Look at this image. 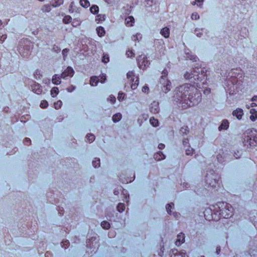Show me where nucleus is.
Returning a JSON list of instances; mask_svg holds the SVG:
<instances>
[{
    "label": "nucleus",
    "mask_w": 257,
    "mask_h": 257,
    "mask_svg": "<svg viewBox=\"0 0 257 257\" xmlns=\"http://www.w3.org/2000/svg\"><path fill=\"white\" fill-rule=\"evenodd\" d=\"M173 98L186 108L198 104L201 100V94L194 86L186 83L176 88Z\"/></svg>",
    "instance_id": "f257e3e1"
},
{
    "label": "nucleus",
    "mask_w": 257,
    "mask_h": 257,
    "mask_svg": "<svg viewBox=\"0 0 257 257\" xmlns=\"http://www.w3.org/2000/svg\"><path fill=\"white\" fill-rule=\"evenodd\" d=\"M213 210L218 213V218H214V219H218L219 217L228 218L232 216L233 208L229 204L226 202H219L213 206Z\"/></svg>",
    "instance_id": "f03ea898"
},
{
    "label": "nucleus",
    "mask_w": 257,
    "mask_h": 257,
    "mask_svg": "<svg viewBox=\"0 0 257 257\" xmlns=\"http://www.w3.org/2000/svg\"><path fill=\"white\" fill-rule=\"evenodd\" d=\"M243 141L244 145L249 146V147H253L255 146L257 142V131L253 128L247 130L246 132Z\"/></svg>",
    "instance_id": "7ed1b4c3"
},
{
    "label": "nucleus",
    "mask_w": 257,
    "mask_h": 257,
    "mask_svg": "<svg viewBox=\"0 0 257 257\" xmlns=\"http://www.w3.org/2000/svg\"><path fill=\"white\" fill-rule=\"evenodd\" d=\"M167 74L168 72L167 70H164L163 71V75L160 79L159 84V87H161L162 91L165 93L169 92L171 88V82L166 77Z\"/></svg>",
    "instance_id": "20e7f679"
},
{
    "label": "nucleus",
    "mask_w": 257,
    "mask_h": 257,
    "mask_svg": "<svg viewBox=\"0 0 257 257\" xmlns=\"http://www.w3.org/2000/svg\"><path fill=\"white\" fill-rule=\"evenodd\" d=\"M200 68H196L190 70L189 71H187L184 74V78L190 81L191 82H194L196 80H198L200 78Z\"/></svg>",
    "instance_id": "39448f33"
},
{
    "label": "nucleus",
    "mask_w": 257,
    "mask_h": 257,
    "mask_svg": "<svg viewBox=\"0 0 257 257\" xmlns=\"http://www.w3.org/2000/svg\"><path fill=\"white\" fill-rule=\"evenodd\" d=\"M225 85L227 87V91L230 94H233L238 84L236 78L231 76L229 79L226 81Z\"/></svg>",
    "instance_id": "423d86ee"
},
{
    "label": "nucleus",
    "mask_w": 257,
    "mask_h": 257,
    "mask_svg": "<svg viewBox=\"0 0 257 257\" xmlns=\"http://www.w3.org/2000/svg\"><path fill=\"white\" fill-rule=\"evenodd\" d=\"M127 78L131 85L132 89H136L139 84V78L137 76H135L133 71H129L127 73Z\"/></svg>",
    "instance_id": "0eeeda50"
},
{
    "label": "nucleus",
    "mask_w": 257,
    "mask_h": 257,
    "mask_svg": "<svg viewBox=\"0 0 257 257\" xmlns=\"http://www.w3.org/2000/svg\"><path fill=\"white\" fill-rule=\"evenodd\" d=\"M137 61L139 68L142 69H145L150 64L145 56H140Z\"/></svg>",
    "instance_id": "6e6552de"
},
{
    "label": "nucleus",
    "mask_w": 257,
    "mask_h": 257,
    "mask_svg": "<svg viewBox=\"0 0 257 257\" xmlns=\"http://www.w3.org/2000/svg\"><path fill=\"white\" fill-rule=\"evenodd\" d=\"M214 205L211 206L210 208H207L204 211V215L206 219L210 220L213 218V213L214 214H217L216 211H214L213 210V206Z\"/></svg>",
    "instance_id": "1a4fd4ad"
},
{
    "label": "nucleus",
    "mask_w": 257,
    "mask_h": 257,
    "mask_svg": "<svg viewBox=\"0 0 257 257\" xmlns=\"http://www.w3.org/2000/svg\"><path fill=\"white\" fill-rule=\"evenodd\" d=\"M159 105L158 101H154L152 102L150 105V111L154 114L158 113L160 110Z\"/></svg>",
    "instance_id": "9d476101"
},
{
    "label": "nucleus",
    "mask_w": 257,
    "mask_h": 257,
    "mask_svg": "<svg viewBox=\"0 0 257 257\" xmlns=\"http://www.w3.org/2000/svg\"><path fill=\"white\" fill-rule=\"evenodd\" d=\"M74 71L72 67H68L67 69L61 74V77L65 79L66 77H72L74 75Z\"/></svg>",
    "instance_id": "9b49d317"
},
{
    "label": "nucleus",
    "mask_w": 257,
    "mask_h": 257,
    "mask_svg": "<svg viewBox=\"0 0 257 257\" xmlns=\"http://www.w3.org/2000/svg\"><path fill=\"white\" fill-rule=\"evenodd\" d=\"M244 113L241 108H237L232 112V115L236 117L238 119H241Z\"/></svg>",
    "instance_id": "f8f14e48"
},
{
    "label": "nucleus",
    "mask_w": 257,
    "mask_h": 257,
    "mask_svg": "<svg viewBox=\"0 0 257 257\" xmlns=\"http://www.w3.org/2000/svg\"><path fill=\"white\" fill-rule=\"evenodd\" d=\"M187 257V255L183 252H179L177 249H173L172 251L171 257Z\"/></svg>",
    "instance_id": "ddd939ff"
},
{
    "label": "nucleus",
    "mask_w": 257,
    "mask_h": 257,
    "mask_svg": "<svg viewBox=\"0 0 257 257\" xmlns=\"http://www.w3.org/2000/svg\"><path fill=\"white\" fill-rule=\"evenodd\" d=\"M33 91L38 94H40L42 91L41 85L38 83H35L32 86Z\"/></svg>",
    "instance_id": "4468645a"
},
{
    "label": "nucleus",
    "mask_w": 257,
    "mask_h": 257,
    "mask_svg": "<svg viewBox=\"0 0 257 257\" xmlns=\"http://www.w3.org/2000/svg\"><path fill=\"white\" fill-rule=\"evenodd\" d=\"M185 240V236L184 234L182 233H179L177 235V238L176 241V244L178 246L180 245L181 243H182Z\"/></svg>",
    "instance_id": "2eb2a0df"
},
{
    "label": "nucleus",
    "mask_w": 257,
    "mask_h": 257,
    "mask_svg": "<svg viewBox=\"0 0 257 257\" xmlns=\"http://www.w3.org/2000/svg\"><path fill=\"white\" fill-rule=\"evenodd\" d=\"M135 23V19L133 16H128L125 20V24L127 27L133 26Z\"/></svg>",
    "instance_id": "dca6fc26"
},
{
    "label": "nucleus",
    "mask_w": 257,
    "mask_h": 257,
    "mask_svg": "<svg viewBox=\"0 0 257 257\" xmlns=\"http://www.w3.org/2000/svg\"><path fill=\"white\" fill-rule=\"evenodd\" d=\"M160 34L165 38H168L170 36V29L168 27H165L161 29Z\"/></svg>",
    "instance_id": "f3484780"
},
{
    "label": "nucleus",
    "mask_w": 257,
    "mask_h": 257,
    "mask_svg": "<svg viewBox=\"0 0 257 257\" xmlns=\"http://www.w3.org/2000/svg\"><path fill=\"white\" fill-rule=\"evenodd\" d=\"M61 75L58 76L57 74H55L53 77L52 79V82L53 84L55 85H59L61 83Z\"/></svg>",
    "instance_id": "a211bd4d"
},
{
    "label": "nucleus",
    "mask_w": 257,
    "mask_h": 257,
    "mask_svg": "<svg viewBox=\"0 0 257 257\" xmlns=\"http://www.w3.org/2000/svg\"><path fill=\"white\" fill-rule=\"evenodd\" d=\"M250 113L251 114L249 117L250 120L254 121L257 119V111L254 108H251L250 110Z\"/></svg>",
    "instance_id": "6ab92c4d"
},
{
    "label": "nucleus",
    "mask_w": 257,
    "mask_h": 257,
    "mask_svg": "<svg viewBox=\"0 0 257 257\" xmlns=\"http://www.w3.org/2000/svg\"><path fill=\"white\" fill-rule=\"evenodd\" d=\"M165 158V156L161 152H159L154 155V159L156 161H160Z\"/></svg>",
    "instance_id": "aec40b11"
},
{
    "label": "nucleus",
    "mask_w": 257,
    "mask_h": 257,
    "mask_svg": "<svg viewBox=\"0 0 257 257\" xmlns=\"http://www.w3.org/2000/svg\"><path fill=\"white\" fill-rule=\"evenodd\" d=\"M99 82V79L97 76H92L90 80V84L91 86H96Z\"/></svg>",
    "instance_id": "412c9836"
},
{
    "label": "nucleus",
    "mask_w": 257,
    "mask_h": 257,
    "mask_svg": "<svg viewBox=\"0 0 257 257\" xmlns=\"http://www.w3.org/2000/svg\"><path fill=\"white\" fill-rule=\"evenodd\" d=\"M148 118V115L146 113L142 114L140 115L138 119V122L139 123L140 125L143 123V120H146Z\"/></svg>",
    "instance_id": "4be33fe9"
},
{
    "label": "nucleus",
    "mask_w": 257,
    "mask_h": 257,
    "mask_svg": "<svg viewBox=\"0 0 257 257\" xmlns=\"http://www.w3.org/2000/svg\"><path fill=\"white\" fill-rule=\"evenodd\" d=\"M122 118V115L120 113H117L112 116V119L114 122L119 121Z\"/></svg>",
    "instance_id": "5701e85b"
},
{
    "label": "nucleus",
    "mask_w": 257,
    "mask_h": 257,
    "mask_svg": "<svg viewBox=\"0 0 257 257\" xmlns=\"http://www.w3.org/2000/svg\"><path fill=\"white\" fill-rule=\"evenodd\" d=\"M96 32L98 35L100 37H103L105 33L104 29L100 26L96 28Z\"/></svg>",
    "instance_id": "b1692460"
},
{
    "label": "nucleus",
    "mask_w": 257,
    "mask_h": 257,
    "mask_svg": "<svg viewBox=\"0 0 257 257\" xmlns=\"http://www.w3.org/2000/svg\"><path fill=\"white\" fill-rule=\"evenodd\" d=\"M229 126V122L227 120L224 119L222 121V123L220 126L219 127V128L220 130L223 129V130H226Z\"/></svg>",
    "instance_id": "393cba45"
},
{
    "label": "nucleus",
    "mask_w": 257,
    "mask_h": 257,
    "mask_svg": "<svg viewBox=\"0 0 257 257\" xmlns=\"http://www.w3.org/2000/svg\"><path fill=\"white\" fill-rule=\"evenodd\" d=\"M150 123L153 126H158L159 125V121L158 119L155 118L154 117H152L150 119Z\"/></svg>",
    "instance_id": "a878e982"
},
{
    "label": "nucleus",
    "mask_w": 257,
    "mask_h": 257,
    "mask_svg": "<svg viewBox=\"0 0 257 257\" xmlns=\"http://www.w3.org/2000/svg\"><path fill=\"white\" fill-rule=\"evenodd\" d=\"M186 58L189 59L190 60H192L193 62L197 61V60L198 59L196 56L189 53H186Z\"/></svg>",
    "instance_id": "bb28decb"
},
{
    "label": "nucleus",
    "mask_w": 257,
    "mask_h": 257,
    "mask_svg": "<svg viewBox=\"0 0 257 257\" xmlns=\"http://www.w3.org/2000/svg\"><path fill=\"white\" fill-rule=\"evenodd\" d=\"M58 92L59 90L58 87H54L51 91V95L53 97H54L58 94Z\"/></svg>",
    "instance_id": "cd10ccee"
},
{
    "label": "nucleus",
    "mask_w": 257,
    "mask_h": 257,
    "mask_svg": "<svg viewBox=\"0 0 257 257\" xmlns=\"http://www.w3.org/2000/svg\"><path fill=\"white\" fill-rule=\"evenodd\" d=\"M80 4L84 8H87L90 6L89 2L88 0H80Z\"/></svg>",
    "instance_id": "c85d7f7f"
},
{
    "label": "nucleus",
    "mask_w": 257,
    "mask_h": 257,
    "mask_svg": "<svg viewBox=\"0 0 257 257\" xmlns=\"http://www.w3.org/2000/svg\"><path fill=\"white\" fill-rule=\"evenodd\" d=\"M86 139L89 142L91 143L93 142L95 140V136L94 135L92 134H88L86 135Z\"/></svg>",
    "instance_id": "c756f323"
},
{
    "label": "nucleus",
    "mask_w": 257,
    "mask_h": 257,
    "mask_svg": "<svg viewBox=\"0 0 257 257\" xmlns=\"http://www.w3.org/2000/svg\"><path fill=\"white\" fill-rule=\"evenodd\" d=\"M90 11L91 13L95 14L98 12L99 8L97 6L94 5L90 8Z\"/></svg>",
    "instance_id": "7c9ffc66"
},
{
    "label": "nucleus",
    "mask_w": 257,
    "mask_h": 257,
    "mask_svg": "<svg viewBox=\"0 0 257 257\" xmlns=\"http://www.w3.org/2000/svg\"><path fill=\"white\" fill-rule=\"evenodd\" d=\"M101 226L103 228L108 229L110 227V224L107 221H103L101 223Z\"/></svg>",
    "instance_id": "2f4dec72"
},
{
    "label": "nucleus",
    "mask_w": 257,
    "mask_h": 257,
    "mask_svg": "<svg viewBox=\"0 0 257 257\" xmlns=\"http://www.w3.org/2000/svg\"><path fill=\"white\" fill-rule=\"evenodd\" d=\"M100 164V159L98 158H95V160L92 161V165L94 168L99 167Z\"/></svg>",
    "instance_id": "473e14b6"
},
{
    "label": "nucleus",
    "mask_w": 257,
    "mask_h": 257,
    "mask_svg": "<svg viewBox=\"0 0 257 257\" xmlns=\"http://www.w3.org/2000/svg\"><path fill=\"white\" fill-rule=\"evenodd\" d=\"M117 209L119 212H122L125 209L124 204L123 203H119L117 206Z\"/></svg>",
    "instance_id": "72a5a7b5"
},
{
    "label": "nucleus",
    "mask_w": 257,
    "mask_h": 257,
    "mask_svg": "<svg viewBox=\"0 0 257 257\" xmlns=\"http://www.w3.org/2000/svg\"><path fill=\"white\" fill-rule=\"evenodd\" d=\"M72 20L71 17L70 16H66L63 19V22L65 24H69L71 22Z\"/></svg>",
    "instance_id": "f704fd0d"
},
{
    "label": "nucleus",
    "mask_w": 257,
    "mask_h": 257,
    "mask_svg": "<svg viewBox=\"0 0 257 257\" xmlns=\"http://www.w3.org/2000/svg\"><path fill=\"white\" fill-rule=\"evenodd\" d=\"M174 207L173 203H169L166 206V210L168 214H171V209Z\"/></svg>",
    "instance_id": "c9c22d12"
},
{
    "label": "nucleus",
    "mask_w": 257,
    "mask_h": 257,
    "mask_svg": "<svg viewBox=\"0 0 257 257\" xmlns=\"http://www.w3.org/2000/svg\"><path fill=\"white\" fill-rule=\"evenodd\" d=\"M141 38H142V36H141V34H140V33H137L136 35H133L132 37V40L134 41H135V42L137 41H138L139 39H140Z\"/></svg>",
    "instance_id": "e433bc0d"
},
{
    "label": "nucleus",
    "mask_w": 257,
    "mask_h": 257,
    "mask_svg": "<svg viewBox=\"0 0 257 257\" xmlns=\"http://www.w3.org/2000/svg\"><path fill=\"white\" fill-rule=\"evenodd\" d=\"M125 94L123 92H119L117 96V99L119 101H121L124 99Z\"/></svg>",
    "instance_id": "4c0bfd02"
},
{
    "label": "nucleus",
    "mask_w": 257,
    "mask_h": 257,
    "mask_svg": "<svg viewBox=\"0 0 257 257\" xmlns=\"http://www.w3.org/2000/svg\"><path fill=\"white\" fill-rule=\"evenodd\" d=\"M62 105V102L61 100H58L56 102H55L54 104V107L56 109L61 108Z\"/></svg>",
    "instance_id": "58836bf2"
},
{
    "label": "nucleus",
    "mask_w": 257,
    "mask_h": 257,
    "mask_svg": "<svg viewBox=\"0 0 257 257\" xmlns=\"http://www.w3.org/2000/svg\"><path fill=\"white\" fill-rule=\"evenodd\" d=\"M63 0H55V2L52 4L53 7H58L63 4Z\"/></svg>",
    "instance_id": "ea45409f"
},
{
    "label": "nucleus",
    "mask_w": 257,
    "mask_h": 257,
    "mask_svg": "<svg viewBox=\"0 0 257 257\" xmlns=\"http://www.w3.org/2000/svg\"><path fill=\"white\" fill-rule=\"evenodd\" d=\"M19 52L24 57H27L30 54L29 50L23 52V50L21 48L19 49Z\"/></svg>",
    "instance_id": "a19ab883"
},
{
    "label": "nucleus",
    "mask_w": 257,
    "mask_h": 257,
    "mask_svg": "<svg viewBox=\"0 0 257 257\" xmlns=\"http://www.w3.org/2000/svg\"><path fill=\"white\" fill-rule=\"evenodd\" d=\"M193 149L189 146L188 148L186 150V154L187 155H191L193 154Z\"/></svg>",
    "instance_id": "79ce46f5"
},
{
    "label": "nucleus",
    "mask_w": 257,
    "mask_h": 257,
    "mask_svg": "<svg viewBox=\"0 0 257 257\" xmlns=\"http://www.w3.org/2000/svg\"><path fill=\"white\" fill-rule=\"evenodd\" d=\"M48 105V103L46 100H42L40 103V107L42 108H46Z\"/></svg>",
    "instance_id": "37998d69"
},
{
    "label": "nucleus",
    "mask_w": 257,
    "mask_h": 257,
    "mask_svg": "<svg viewBox=\"0 0 257 257\" xmlns=\"http://www.w3.org/2000/svg\"><path fill=\"white\" fill-rule=\"evenodd\" d=\"M188 132V128L187 126H183L180 129V132L182 134H187Z\"/></svg>",
    "instance_id": "c03bdc74"
},
{
    "label": "nucleus",
    "mask_w": 257,
    "mask_h": 257,
    "mask_svg": "<svg viewBox=\"0 0 257 257\" xmlns=\"http://www.w3.org/2000/svg\"><path fill=\"white\" fill-rule=\"evenodd\" d=\"M206 182L207 184H208L209 186L212 187H215V184H216V181L215 179H214L213 181H211V182H209L208 180L206 179Z\"/></svg>",
    "instance_id": "a18cd8bd"
},
{
    "label": "nucleus",
    "mask_w": 257,
    "mask_h": 257,
    "mask_svg": "<svg viewBox=\"0 0 257 257\" xmlns=\"http://www.w3.org/2000/svg\"><path fill=\"white\" fill-rule=\"evenodd\" d=\"M107 100L110 101L111 103L113 104L116 101V98H115V96H114L112 95H111L107 98Z\"/></svg>",
    "instance_id": "49530a36"
},
{
    "label": "nucleus",
    "mask_w": 257,
    "mask_h": 257,
    "mask_svg": "<svg viewBox=\"0 0 257 257\" xmlns=\"http://www.w3.org/2000/svg\"><path fill=\"white\" fill-rule=\"evenodd\" d=\"M191 19L192 20H198L199 19V16L197 13H194L191 15Z\"/></svg>",
    "instance_id": "de8ad7c7"
},
{
    "label": "nucleus",
    "mask_w": 257,
    "mask_h": 257,
    "mask_svg": "<svg viewBox=\"0 0 257 257\" xmlns=\"http://www.w3.org/2000/svg\"><path fill=\"white\" fill-rule=\"evenodd\" d=\"M69 244V242L68 240L63 241L61 243V246L63 247H65V248H66V246H68Z\"/></svg>",
    "instance_id": "09e8293b"
},
{
    "label": "nucleus",
    "mask_w": 257,
    "mask_h": 257,
    "mask_svg": "<svg viewBox=\"0 0 257 257\" xmlns=\"http://www.w3.org/2000/svg\"><path fill=\"white\" fill-rule=\"evenodd\" d=\"M126 55L128 57H134L135 54L134 53H133V51L132 50H128L126 53Z\"/></svg>",
    "instance_id": "8fccbe9b"
},
{
    "label": "nucleus",
    "mask_w": 257,
    "mask_h": 257,
    "mask_svg": "<svg viewBox=\"0 0 257 257\" xmlns=\"http://www.w3.org/2000/svg\"><path fill=\"white\" fill-rule=\"evenodd\" d=\"M149 88L147 85L144 86L142 88V91L145 93H148Z\"/></svg>",
    "instance_id": "3c124183"
},
{
    "label": "nucleus",
    "mask_w": 257,
    "mask_h": 257,
    "mask_svg": "<svg viewBox=\"0 0 257 257\" xmlns=\"http://www.w3.org/2000/svg\"><path fill=\"white\" fill-rule=\"evenodd\" d=\"M100 79H99V81L100 80V82L104 83L106 80V75L105 74H102L101 76H100Z\"/></svg>",
    "instance_id": "603ef678"
},
{
    "label": "nucleus",
    "mask_w": 257,
    "mask_h": 257,
    "mask_svg": "<svg viewBox=\"0 0 257 257\" xmlns=\"http://www.w3.org/2000/svg\"><path fill=\"white\" fill-rule=\"evenodd\" d=\"M109 61V57L107 55H104L103 57L102 62L104 63H106Z\"/></svg>",
    "instance_id": "864d4df0"
},
{
    "label": "nucleus",
    "mask_w": 257,
    "mask_h": 257,
    "mask_svg": "<svg viewBox=\"0 0 257 257\" xmlns=\"http://www.w3.org/2000/svg\"><path fill=\"white\" fill-rule=\"evenodd\" d=\"M195 34L196 35V36L198 37H201L202 35V33L200 32L199 30H198L197 29L195 30Z\"/></svg>",
    "instance_id": "5fc2aeb1"
},
{
    "label": "nucleus",
    "mask_w": 257,
    "mask_h": 257,
    "mask_svg": "<svg viewBox=\"0 0 257 257\" xmlns=\"http://www.w3.org/2000/svg\"><path fill=\"white\" fill-rule=\"evenodd\" d=\"M31 140L29 138H26L25 139L24 143L26 145H29L31 144Z\"/></svg>",
    "instance_id": "6e6d98bb"
},
{
    "label": "nucleus",
    "mask_w": 257,
    "mask_h": 257,
    "mask_svg": "<svg viewBox=\"0 0 257 257\" xmlns=\"http://www.w3.org/2000/svg\"><path fill=\"white\" fill-rule=\"evenodd\" d=\"M75 89V87L72 85L67 88V91L71 92Z\"/></svg>",
    "instance_id": "4d7b16f0"
},
{
    "label": "nucleus",
    "mask_w": 257,
    "mask_h": 257,
    "mask_svg": "<svg viewBox=\"0 0 257 257\" xmlns=\"http://www.w3.org/2000/svg\"><path fill=\"white\" fill-rule=\"evenodd\" d=\"M69 50L68 49H64L62 51V54L63 55L64 59H65V57L67 56V54Z\"/></svg>",
    "instance_id": "13d9d810"
},
{
    "label": "nucleus",
    "mask_w": 257,
    "mask_h": 257,
    "mask_svg": "<svg viewBox=\"0 0 257 257\" xmlns=\"http://www.w3.org/2000/svg\"><path fill=\"white\" fill-rule=\"evenodd\" d=\"M7 35H3L0 37V42L3 43L7 39Z\"/></svg>",
    "instance_id": "bf43d9fd"
},
{
    "label": "nucleus",
    "mask_w": 257,
    "mask_h": 257,
    "mask_svg": "<svg viewBox=\"0 0 257 257\" xmlns=\"http://www.w3.org/2000/svg\"><path fill=\"white\" fill-rule=\"evenodd\" d=\"M204 93L205 94L208 95L210 93V88H207L204 90Z\"/></svg>",
    "instance_id": "052dcab7"
},
{
    "label": "nucleus",
    "mask_w": 257,
    "mask_h": 257,
    "mask_svg": "<svg viewBox=\"0 0 257 257\" xmlns=\"http://www.w3.org/2000/svg\"><path fill=\"white\" fill-rule=\"evenodd\" d=\"M188 143H189V141L187 139H185L183 141V144L184 146L187 145V144H188Z\"/></svg>",
    "instance_id": "680f3d73"
},
{
    "label": "nucleus",
    "mask_w": 257,
    "mask_h": 257,
    "mask_svg": "<svg viewBox=\"0 0 257 257\" xmlns=\"http://www.w3.org/2000/svg\"><path fill=\"white\" fill-rule=\"evenodd\" d=\"M165 148V145L163 144H160L158 145V148L160 150H162Z\"/></svg>",
    "instance_id": "e2e57ef3"
},
{
    "label": "nucleus",
    "mask_w": 257,
    "mask_h": 257,
    "mask_svg": "<svg viewBox=\"0 0 257 257\" xmlns=\"http://www.w3.org/2000/svg\"><path fill=\"white\" fill-rule=\"evenodd\" d=\"M237 153L238 154L235 153V154L234 155V157L236 159L239 158L240 156V154L239 153V152L238 151L237 152Z\"/></svg>",
    "instance_id": "0e129e2a"
},
{
    "label": "nucleus",
    "mask_w": 257,
    "mask_h": 257,
    "mask_svg": "<svg viewBox=\"0 0 257 257\" xmlns=\"http://www.w3.org/2000/svg\"><path fill=\"white\" fill-rule=\"evenodd\" d=\"M251 101H257V95H254L252 97L251 99Z\"/></svg>",
    "instance_id": "69168bd1"
},
{
    "label": "nucleus",
    "mask_w": 257,
    "mask_h": 257,
    "mask_svg": "<svg viewBox=\"0 0 257 257\" xmlns=\"http://www.w3.org/2000/svg\"><path fill=\"white\" fill-rule=\"evenodd\" d=\"M257 106V104L255 103L252 102L250 104V107H256Z\"/></svg>",
    "instance_id": "338daca9"
},
{
    "label": "nucleus",
    "mask_w": 257,
    "mask_h": 257,
    "mask_svg": "<svg viewBox=\"0 0 257 257\" xmlns=\"http://www.w3.org/2000/svg\"><path fill=\"white\" fill-rule=\"evenodd\" d=\"M220 247H217V248H216V252H217V254H218V253H219V252H220Z\"/></svg>",
    "instance_id": "774afa93"
}]
</instances>
